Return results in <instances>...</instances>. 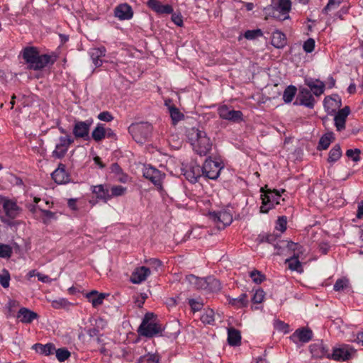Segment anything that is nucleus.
I'll return each instance as SVG.
<instances>
[{
  "instance_id": "2eb2a0df",
  "label": "nucleus",
  "mask_w": 363,
  "mask_h": 363,
  "mask_svg": "<svg viewBox=\"0 0 363 363\" xmlns=\"http://www.w3.org/2000/svg\"><path fill=\"white\" fill-rule=\"evenodd\" d=\"M116 134L111 128H106L103 123H98L91 133L93 140L97 143L104 138H113Z\"/></svg>"
},
{
  "instance_id": "f03ea898",
  "label": "nucleus",
  "mask_w": 363,
  "mask_h": 363,
  "mask_svg": "<svg viewBox=\"0 0 363 363\" xmlns=\"http://www.w3.org/2000/svg\"><path fill=\"white\" fill-rule=\"evenodd\" d=\"M22 55L28 64L29 68L34 70L45 67L51 59L48 55H39L38 50L33 47L26 48L22 52Z\"/></svg>"
},
{
  "instance_id": "bb28decb",
  "label": "nucleus",
  "mask_w": 363,
  "mask_h": 363,
  "mask_svg": "<svg viewBox=\"0 0 363 363\" xmlns=\"http://www.w3.org/2000/svg\"><path fill=\"white\" fill-rule=\"evenodd\" d=\"M147 6L157 13H172L173 9L170 5H163L157 0H148Z\"/></svg>"
},
{
  "instance_id": "6ab92c4d",
  "label": "nucleus",
  "mask_w": 363,
  "mask_h": 363,
  "mask_svg": "<svg viewBox=\"0 0 363 363\" xmlns=\"http://www.w3.org/2000/svg\"><path fill=\"white\" fill-rule=\"evenodd\" d=\"M150 270L146 267H140L136 268L132 273L130 281L133 284H140L150 275Z\"/></svg>"
},
{
  "instance_id": "4d7b16f0",
  "label": "nucleus",
  "mask_w": 363,
  "mask_h": 363,
  "mask_svg": "<svg viewBox=\"0 0 363 363\" xmlns=\"http://www.w3.org/2000/svg\"><path fill=\"white\" fill-rule=\"evenodd\" d=\"M169 113L174 123H176L181 120V118L183 116V115L179 112V111L175 107H170Z\"/></svg>"
},
{
  "instance_id": "680f3d73",
  "label": "nucleus",
  "mask_w": 363,
  "mask_h": 363,
  "mask_svg": "<svg viewBox=\"0 0 363 363\" xmlns=\"http://www.w3.org/2000/svg\"><path fill=\"white\" fill-rule=\"evenodd\" d=\"M258 240L259 242H269L272 243L275 241L276 238L274 235L271 234H264V235H259L258 237Z\"/></svg>"
},
{
  "instance_id": "a211bd4d",
  "label": "nucleus",
  "mask_w": 363,
  "mask_h": 363,
  "mask_svg": "<svg viewBox=\"0 0 363 363\" xmlns=\"http://www.w3.org/2000/svg\"><path fill=\"white\" fill-rule=\"evenodd\" d=\"M313 333L311 330L307 328H301L296 330L290 337L291 340L297 343L298 342H308L312 339Z\"/></svg>"
},
{
  "instance_id": "c03bdc74",
  "label": "nucleus",
  "mask_w": 363,
  "mask_h": 363,
  "mask_svg": "<svg viewBox=\"0 0 363 363\" xmlns=\"http://www.w3.org/2000/svg\"><path fill=\"white\" fill-rule=\"evenodd\" d=\"M324 106L327 112L332 113L335 111L336 108L339 107V105L335 99L328 96L324 99Z\"/></svg>"
},
{
  "instance_id": "864d4df0",
  "label": "nucleus",
  "mask_w": 363,
  "mask_h": 363,
  "mask_svg": "<svg viewBox=\"0 0 363 363\" xmlns=\"http://www.w3.org/2000/svg\"><path fill=\"white\" fill-rule=\"evenodd\" d=\"M264 298V292L262 289H257L252 298V301L255 303H260Z\"/></svg>"
},
{
  "instance_id": "b1692460",
  "label": "nucleus",
  "mask_w": 363,
  "mask_h": 363,
  "mask_svg": "<svg viewBox=\"0 0 363 363\" xmlns=\"http://www.w3.org/2000/svg\"><path fill=\"white\" fill-rule=\"evenodd\" d=\"M350 108L348 106H345L340 109L335 115L334 120L335 125L337 130L340 131L345 129L346 118L350 114Z\"/></svg>"
},
{
  "instance_id": "de8ad7c7",
  "label": "nucleus",
  "mask_w": 363,
  "mask_h": 363,
  "mask_svg": "<svg viewBox=\"0 0 363 363\" xmlns=\"http://www.w3.org/2000/svg\"><path fill=\"white\" fill-rule=\"evenodd\" d=\"M52 306L54 308H66L71 305V303L68 301L67 299L65 298H60L56 300L52 301Z\"/></svg>"
},
{
  "instance_id": "69168bd1",
  "label": "nucleus",
  "mask_w": 363,
  "mask_h": 363,
  "mask_svg": "<svg viewBox=\"0 0 363 363\" xmlns=\"http://www.w3.org/2000/svg\"><path fill=\"white\" fill-rule=\"evenodd\" d=\"M172 20L178 26L183 25L182 16L179 14L174 13L172 16Z\"/></svg>"
},
{
  "instance_id": "c85d7f7f",
  "label": "nucleus",
  "mask_w": 363,
  "mask_h": 363,
  "mask_svg": "<svg viewBox=\"0 0 363 363\" xmlns=\"http://www.w3.org/2000/svg\"><path fill=\"white\" fill-rule=\"evenodd\" d=\"M108 294L99 293L97 291H92L86 294L88 301L91 303L93 307L96 308L103 303L104 298L108 296Z\"/></svg>"
},
{
  "instance_id": "5fc2aeb1",
  "label": "nucleus",
  "mask_w": 363,
  "mask_h": 363,
  "mask_svg": "<svg viewBox=\"0 0 363 363\" xmlns=\"http://www.w3.org/2000/svg\"><path fill=\"white\" fill-rule=\"evenodd\" d=\"M342 1V0H329L328 4L323 9V11L328 13V11L337 8Z\"/></svg>"
},
{
  "instance_id": "20e7f679",
  "label": "nucleus",
  "mask_w": 363,
  "mask_h": 363,
  "mask_svg": "<svg viewBox=\"0 0 363 363\" xmlns=\"http://www.w3.org/2000/svg\"><path fill=\"white\" fill-rule=\"evenodd\" d=\"M186 281L196 289H206L211 292H218L221 289L220 281L213 277L203 279L189 274L186 277Z\"/></svg>"
},
{
  "instance_id": "3c124183",
  "label": "nucleus",
  "mask_w": 363,
  "mask_h": 363,
  "mask_svg": "<svg viewBox=\"0 0 363 363\" xmlns=\"http://www.w3.org/2000/svg\"><path fill=\"white\" fill-rule=\"evenodd\" d=\"M56 357L60 362H64L70 356V352L66 349H58L55 350Z\"/></svg>"
},
{
  "instance_id": "f3484780",
  "label": "nucleus",
  "mask_w": 363,
  "mask_h": 363,
  "mask_svg": "<svg viewBox=\"0 0 363 363\" xmlns=\"http://www.w3.org/2000/svg\"><path fill=\"white\" fill-rule=\"evenodd\" d=\"M106 53V49L104 46L98 48H91L89 50V55L91 61L96 67H101L103 64L101 57H104Z\"/></svg>"
},
{
  "instance_id": "09e8293b",
  "label": "nucleus",
  "mask_w": 363,
  "mask_h": 363,
  "mask_svg": "<svg viewBox=\"0 0 363 363\" xmlns=\"http://www.w3.org/2000/svg\"><path fill=\"white\" fill-rule=\"evenodd\" d=\"M250 277L252 278V281L256 284L262 283L264 279V275L258 270H253L250 273Z\"/></svg>"
},
{
  "instance_id": "72a5a7b5",
  "label": "nucleus",
  "mask_w": 363,
  "mask_h": 363,
  "mask_svg": "<svg viewBox=\"0 0 363 363\" xmlns=\"http://www.w3.org/2000/svg\"><path fill=\"white\" fill-rule=\"evenodd\" d=\"M228 301L229 304L235 308H242L246 307L248 304L247 296L245 294H242L238 298H229Z\"/></svg>"
},
{
  "instance_id": "13d9d810",
  "label": "nucleus",
  "mask_w": 363,
  "mask_h": 363,
  "mask_svg": "<svg viewBox=\"0 0 363 363\" xmlns=\"http://www.w3.org/2000/svg\"><path fill=\"white\" fill-rule=\"evenodd\" d=\"M274 326L275 329H277L279 331L284 332V333H286L289 332L288 324L284 323L281 320H276L274 321Z\"/></svg>"
},
{
  "instance_id": "58836bf2",
  "label": "nucleus",
  "mask_w": 363,
  "mask_h": 363,
  "mask_svg": "<svg viewBox=\"0 0 363 363\" xmlns=\"http://www.w3.org/2000/svg\"><path fill=\"white\" fill-rule=\"evenodd\" d=\"M109 191L110 199H111L113 197L125 195L127 192V188L121 185H113L109 186Z\"/></svg>"
},
{
  "instance_id": "1a4fd4ad",
  "label": "nucleus",
  "mask_w": 363,
  "mask_h": 363,
  "mask_svg": "<svg viewBox=\"0 0 363 363\" xmlns=\"http://www.w3.org/2000/svg\"><path fill=\"white\" fill-rule=\"evenodd\" d=\"M129 133L137 142H142V139L147 138L152 131V125L148 123L132 124L128 128Z\"/></svg>"
},
{
  "instance_id": "0e129e2a",
  "label": "nucleus",
  "mask_w": 363,
  "mask_h": 363,
  "mask_svg": "<svg viewBox=\"0 0 363 363\" xmlns=\"http://www.w3.org/2000/svg\"><path fill=\"white\" fill-rule=\"evenodd\" d=\"M97 118L102 121L110 122L113 120V116L108 111L101 112Z\"/></svg>"
},
{
  "instance_id": "603ef678",
  "label": "nucleus",
  "mask_w": 363,
  "mask_h": 363,
  "mask_svg": "<svg viewBox=\"0 0 363 363\" xmlns=\"http://www.w3.org/2000/svg\"><path fill=\"white\" fill-rule=\"evenodd\" d=\"M12 254V249L9 245H0V257H10Z\"/></svg>"
},
{
  "instance_id": "7c9ffc66",
  "label": "nucleus",
  "mask_w": 363,
  "mask_h": 363,
  "mask_svg": "<svg viewBox=\"0 0 363 363\" xmlns=\"http://www.w3.org/2000/svg\"><path fill=\"white\" fill-rule=\"evenodd\" d=\"M286 44L285 35L279 30H275L272 36V45L276 48H282Z\"/></svg>"
},
{
  "instance_id": "bf43d9fd",
  "label": "nucleus",
  "mask_w": 363,
  "mask_h": 363,
  "mask_svg": "<svg viewBox=\"0 0 363 363\" xmlns=\"http://www.w3.org/2000/svg\"><path fill=\"white\" fill-rule=\"evenodd\" d=\"M189 303L192 311L194 312L200 311L203 305V303L201 301L194 298L189 299Z\"/></svg>"
},
{
  "instance_id": "6e6552de",
  "label": "nucleus",
  "mask_w": 363,
  "mask_h": 363,
  "mask_svg": "<svg viewBox=\"0 0 363 363\" xmlns=\"http://www.w3.org/2000/svg\"><path fill=\"white\" fill-rule=\"evenodd\" d=\"M208 216L209 218L219 229L224 228L225 226L229 225L233 221L232 214L226 209L210 212Z\"/></svg>"
},
{
  "instance_id": "a19ab883",
  "label": "nucleus",
  "mask_w": 363,
  "mask_h": 363,
  "mask_svg": "<svg viewBox=\"0 0 363 363\" xmlns=\"http://www.w3.org/2000/svg\"><path fill=\"white\" fill-rule=\"evenodd\" d=\"M214 311L212 309H206L201 316V320L205 324L213 325L215 321Z\"/></svg>"
},
{
  "instance_id": "e433bc0d",
  "label": "nucleus",
  "mask_w": 363,
  "mask_h": 363,
  "mask_svg": "<svg viewBox=\"0 0 363 363\" xmlns=\"http://www.w3.org/2000/svg\"><path fill=\"white\" fill-rule=\"evenodd\" d=\"M286 263L288 264V267L291 271H296L298 273H302L303 269L299 259L294 256L286 259Z\"/></svg>"
},
{
  "instance_id": "4be33fe9",
  "label": "nucleus",
  "mask_w": 363,
  "mask_h": 363,
  "mask_svg": "<svg viewBox=\"0 0 363 363\" xmlns=\"http://www.w3.org/2000/svg\"><path fill=\"white\" fill-rule=\"evenodd\" d=\"M114 13L115 16L120 20H129L133 15L131 6L127 4H122L116 6Z\"/></svg>"
},
{
  "instance_id": "774afa93",
  "label": "nucleus",
  "mask_w": 363,
  "mask_h": 363,
  "mask_svg": "<svg viewBox=\"0 0 363 363\" xmlns=\"http://www.w3.org/2000/svg\"><path fill=\"white\" fill-rule=\"evenodd\" d=\"M42 213L45 220H50L55 218V213L50 211L43 210Z\"/></svg>"
},
{
  "instance_id": "6e6d98bb",
  "label": "nucleus",
  "mask_w": 363,
  "mask_h": 363,
  "mask_svg": "<svg viewBox=\"0 0 363 363\" xmlns=\"http://www.w3.org/2000/svg\"><path fill=\"white\" fill-rule=\"evenodd\" d=\"M286 218L285 216L279 217L277 221L276 229L283 233L286 229Z\"/></svg>"
},
{
  "instance_id": "8fccbe9b",
  "label": "nucleus",
  "mask_w": 363,
  "mask_h": 363,
  "mask_svg": "<svg viewBox=\"0 0 363 363\" xmlns=\"http://www.w3.org/2000/svg\"><path fill=\"white\" fill-rule=\"evenodd\" d=\"M10 274L9 272L4 269L0 274V284L4 288H8L9 286Z\"/></svg>"
},
{
  "instance_id": "f257e3e1",
  "label": "nucleus",
  "mask_w": 363,
  "mask_h": 363,
  "mask_svg": "<svg viewBox=\"0 0 363 363\" xmlns=\"http://www.w3.org/2000/svg\"><path fill=\"white\" fill-rule=\"evenodd\" d=\"M194 150L199 155H206L211 150L212 142L207 134L197 128H191L188 133Z\"/></svg>"
},
{
  "instance_id": "5701e85b",
  "label": "nucleus",
  "mask_w": 363,
  "mask_h": 363,
  "mask_svg": "<svg viewBox=\"0 0 363 363\" xmlns=\"http://www.w3.org/2000/svg\"><path fill=\"white\" fill-rule=\"evenodd\" d=\"M38 318V313L27 308H21L17 313V318L23 323H30Z\"/></svg>"
},
{
  "instance_id": "423d86ee",
  "label": "nucleus",
  "mask_w": 363,
  "mask_h": 363,
  "mask_svg": "<svg viewBox=\"0 0 363 363\" xmlns=\"http://www.w3.org/2000/svg\"><path fill=\"white\" fill-rule=\"evenodd\" d=\"M73 143L74 138L69 134L60 136L55 140V149L52 152V157L55 159H62L65 156Z\"/></svg>"
},
{
  "instance_id": "37998d69",
  "label": "nucleus",
  "mask_w": 363,
  "mask_h": 363,
  "mask_svg": "<svg viewBox=\"0 0 363 363\" xmlns=\"http://www.w3.org/2000/svg\"><path fill=\"white\" fill-rule=\"evenodd\" d=\"M296 94V88L294 86H289L284 91L283 100L285 103H290L292 101Z\"/></svg>"
},
{
  "instance_id": "f704fd0d",
  "label": "nucleus",
  "mask_w": 363,
  "mask_h": 363,
  "mask_svg": "<svg viewBox=\"0 0 363 363\" xmlns=\"http://www.w3.org/2000/svg\"><path fill=\"white\" fill-rule=\"evenodd\" d=\"M287 247L292 251H294V257H297L298 259H303L305 256L306 250L304 247L298 244L293 242H289L287 244Z\"/></svg>"
},
{
  "instance_id": "393cba45",
  "label": "nucleus",
  "mask_w": 363,
  "mask_h": 363,
  "mask_svg": "<svg viewBox=\"0 0 363 363\" xmlns=\"http://www.w3.org/2000/svg\"><path fill=\"white\" fill-rule=\"evenodd\" d=\"M300 104L309 108H313L315 104V99L311 93V91L302 88L300 89L299 95Z\"/></svg>"
},
{
  "instance_id": "39448f33",
  "label": "nucleus",
  "mask_w": 363,
  "mask_h": 363,
  "mask_svg": "<svg viewBox=\"0 0 363 363\" xmlns=\"http://www.w3.org/2000/svg\"><path fill=\"white\" fill-rule=\"evenodd\" d=\"M0 206L2 207L5 216L1 217V221L10 224L11 220L16 218L21 213V208L16 201L7 197L0 196Z\"/></svg>"
},
{
  "instance_id": "9b49d317",
  "label": "nucleus",
  "mask_w": 363,
  "mask_h": 363,
  "mask_svg": "<svg viewBox=\"0 0 363 363\" xmlns=\"http://www.w3.org/2000/svg\"><path fill=\"white\" fill-rule=\"evenodd\" d=\"M218 113L223 120H227L234 123H238L242 121V113L240 111L231 109L227 105H221L218 108Z\"/></svg>"
},
{
  "instance_id": "4c0bfd02",
  "label": "nucleus",
  "mask_w": 363,
  "mask_h": 363,
  "mask_svg": "<svg viewBox=\"0 0 363 363\" xmlns=\"http://www.w3.org/2000/svg\"><path fill=\"white\" fill-rule=\"evenodd\" d=\"M342 156V150L339 145H335L329 152L328 161L330 163L337 162Z\"/></svg>"
},
{
  "instance_id": "c9c22d12",
  "label": "nucleus",
  "mask_w": 363,
  "mask_h": 363,
  "mask_svg": "<svg viewBox=\"0 0 363 363\" xmlns=\"http://www.w3.org/2000/svg\"><path fill=\"white\" fill-rule=\"evenodd\" d=\"M33 347L38 353L47 356L53 354L55 351V346L52 343L45 345L35 344Z\"/></svg>"
},
{
  "instance_id": "4468645a",
  "label": "nucleus",
  "mask_w": 363,
  "mask_h": 363,
  "mask_svg": "<svg viewBox=\"0 0 363 363\" xmlns=\"http://www.w3.org/2000/svg\"><path fill=\"white\" fill-rule=\"evenodd\" d=\"M143 176L151 181L159 189H162V180L165 176L164 174L162 173L156 168L149 166L144 168Z\"/></svg>"
},
{
  "instance_id": "052dcab7",
  "label": "nucleus",
  "mask_w": 363,
  "mask_h": 363,
  "mask_svg": "<svg viewBox=\"0 0 363 363\" xmlns=\"http://www.w3.org/2000/svg\"><path fill=\"white\" fill-rule=\"evenodd\" d=\"M359 153L360 151L358 149L355 150H348L346 152V155L351 158L353 161L357 162L359 160Z\"/></svg>"
},
{
  "instance_id": "f8f14e48",
  "label": "nucleus",
  "mask_w": 363,
  "mask_h": 363,
  "mask_svg": "<svg viewBox=\"0 0 363 363\" xmlns=\"http://www.w3.org/2000/svg\"><path fill=\"white\" fill-rule=\"evenodd\" d=\"M93 123L92 119L84 121H75L72 133L76 138L89 139V130Z\"/></svg>"
},
{
  "instance_id": "a878e982",
  "label": "nucleus",
  "mask_w": 363,
  "mask_h": 363,
  "mask_svg": "<svg viewBox=\"0 0 363 363\" xmlns=\"http://www.w3.org/2000/svg\"><path fill=\"white\" fill-rule=\"evenodd\" d=\"M305 83L310 88V91H313L314 95L318 96L323 94L325 84L323 82L309 78L305 80Z\"/></svg>"
},
{
  "instance_id": "79ce46f5",
  "label": "nucleus",
  "mask_w": 363,
  "mask_h": 363,
  "mask_svg": "<svg viewBox=\"0 0 363 363\" xmlns=\"http://www.w3.org/2000/svg\"><path fill=\"white\" fill-rule=\"evenodd\" d=\"M160 357L157 354L148 353L140 357L137 363H160Z\"/></svg>"
},
{
  "instance_id": "9d476101",
  "label": "nucleus",
  "mask_w": 363,
  "mask_h": 363,
  "mask_svg": "<svg viewBox=\"0 0 363 363\" xmlns=\"http://www.w3.org/2000/svg\"><path fill=\"white\" fill-rule=\"evenodd\" d=\"M223 164L218 162L210 159L206 160L202 167V174L208 179H216L220 170L223 169Z\"/></svg>"
},
{
  "instance_id": "0eeeda50",
  "label": "nucleus",
  "mask_w": 363,
  "mask_h": 363,
  "mask_svg": "<svg viewBox=\"0 0 363 363\" xmlns=\"http://www.w3.org/2000/svg\"><path fill=\"white\" fill-rule=\"evenodd\" d=\"M281 193L277 190H267L264 194L261 195L262 206L260 211L267 213L270 209L280 203Z\"/></svg>"
},
{
  "instance_id": "412c9836",
  "label": "nucleus",
  "mask_w": 363,
  "mask_h": 363,
  "mask_svg": "<svg viewBox=\"0 0 363 363\" xmlns=\"http://www.w3.org/2000/svg\"><path fill=\"white\" fill-rule=\"evenodd\" d=\"M91 192L98 199L102 200L105 203L110 200L109 186L104 184L92 186Z\"/></svg>"
},
{
  "instance_id": "c756f323",
  "label": "nucleus",
  "mask_w": 363,
  "mask_h": 363,
  "mask_svg": "<svg viewBox=\"0 0 363 363\" xmlns=\"http://www.w3.org/2000/svg\"><path fill=\"white\" fill-rule=\"evenodd\" d=\"M202 175V169L198 165L190 167L184 173L186 178L191 183H196Z\"/></svg>"
},
{
  "instance_id": "ea45409f",
  "label": "nucleus",
  "mask_w": 363,
  "mask_h": 363,
  "mask_svg": "<svg viewBox=\"0 0 363 363\" xmlns=\"http://www.w3.org/2000/svg\"><path fill=\"white\" fill-rule=\"evenodd\" d=\"M333 134L332 133H328L323 135L319 140L318 148L319 150H326L333 142Z\"/></svg>"
},
{
  "instance_id": "2f4dec72",
  "label": "nucleus",
  "mask_w": 363,
  "mask_h": 363,
  "mask_svg": "<svg viewBox=\"0 0 363 363\" xmlns=\"http://www.w3.org/2000/svg\"><path fill=\"white\" fill-rule=\"evenodd\" d=\"M241 335L239 330L230 328L228 329V342L231 346H237L240 344Z\"/></svg>"
},
{
  "instance_id": "7ed1b4c3",
  "label": "nucleus",
  "mask_w": 363,
  "mask_h": 363,
  "mask_svg": "<svg viewBox=\"0 0 363 363\" xmlns=\"http://www.w3.org/2000/svg\"><path fill=\"white\" fill-rule=\"evenodd\" d=\"M162 326L158 323L156 316L152 313L145 314L138 328L140 335L151 337L162 332Z\"/></svg>"
},
{
  "instance_id": "338daca9",
  "label": "nucleus",
  "mask_w": 363,
  "mask_h": 363,
  "mask_svg": "<svg viewBox=\"0 0 363 363\" xmlns=\"http://www.w3.org/2000/svg\"><path fill=\"white\" fill-rule=\"evenodd\" d=\"M36 277H38V280L43 283H50L52 281L51 278L40 272L39 274H36Z\"/></svg>"
},
{
  "instance_id": "a18cd8bd",
  "label": "nucleus",
  "mask_w": 363,
  "mask_h": 363,
  "mask_svg": "<svg viewBox=\"0 0 363 363\" xmlns=\"http://www.w3.org/2000/svg\"><path fill=\"white\" fill-rule=\"evenodd\" d=\"M348 288H350L349 280L345 277L337 279L333 286L335 291H344Z\"/></svg>"
},
{
  "instance_id": "cd10ccee",
  "label": "nucleus",
  "mask_w": 363,
  "mask_h": 363,
  "mask_svg": "<svg viewBox=\"0 0 363 363\" xmlns=\"http://www.w3.org/2000/svg\"><path fill=\"white\" fill-rule=\"evenodd\" d=\"M310 351L312 355L316 358H322L327 357L330 358V354L326 347L322 343H315L310 346Z\"/></svg>"
},
{
  "instance_id": "dca6fc26",
  "label": "nucleus",
  "mask_w": 363,
  "mask_h": 363,
  "mask_svg": "<svg viewBox=\"0 0 363 363\" xmlns=\"http://www.w3.org/2000/svg\"><path fill=\"white\" fill-rule=\"evenodd\" d=\"M291 6L290 0H279L277 8L272 6L264 8L266 18L269 16L277 18V13L279 11H281L283 14L287 13L291 9Z\"/></svg>"
},
{
  "instance_id": "e2e57ef3",
  "label": "nucleus",
  "mask_w": 363,
  "mask_h": 363,
  "mask_svg": "<svg viewBox=\"0 0 363 363\" xmlns=\"http://www.w3.org/2000/svg\"><path fill=\"white\" fill-rule=\"evenodd\" d=\"M303 50L306 52H308V53L311 52L314 50V48H315V41H314V40L312 39V38L308 39L303 43Z\"/></svg>"
},
{
  "instance_id": "aec40b11",
  "label": "nucleus",
  "mask_w": 363,
  "mask_h": 363,
  "mask_svg": "<svg viewBox=\"0 0 363 363\" xmlns=\"http://www.w3.org/2000/svg\"><path fill=\"white\" fill-rule=\"evenodd\" d=\"M52 178L58 184H64L69 182V174L65 170V166L60 164L52 172Z\"/></svg>"
},
{
  "instance_id": "49530a36",
  "label": "nucleus",
  "mask_w": 363,
  "mask_h": 363,
  "mask_svg": "<svg viewBox=\"0 0 363 363\" xmlns=\"http://www.w3.org/2000/svg\"><path fill=\"white\" fill-rule=\"evenodd\" d=\"M263 33L261 29L248 30L245 34L244 37L247 40H255L257 38L262 37Z\"/></svg>"
},
{
  "instance_id": "ddd939ff",
  "label": "nucleus",
  "mask_w": 363,
  "mask_h": 363,
  "mask_svg": "<svg viewBox=\"0 0 363 363\" xmlns=\"http://www.w3.org/2000/svg\"><path fill=\"white\" fill-rule=\"evenodd\" d=\"M355 354V350L351 346L343 345L333 349L330 358L337 361H345L352 358Z\"/></svg>"
},
{
  "instance_id": "473e14b6",
  "label": "nucleus",
  "mask_w": 363,
  "mask_h": 363,
  "mask_svg": "<svg viewBox=\"0 0 363 363\" xmlns=\"http://www.w3.org/2000/svg\"><path fill=\"white\" fill-rule=\"evenodd\" d=\"M111 173L114 174L118 182L121 183H126L128 181V176L123 172L121 167L117 164L114 163L111 167Z\"/></svg>"
}]
</instances>
